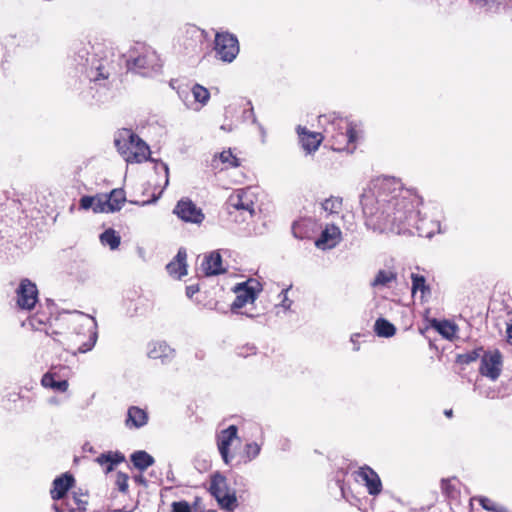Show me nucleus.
Segmentation results:
<instances>
[{"label": "nucleus", "mask_w": 512, "mask_h": 512, "mask_svg": "<svg viewBox=\"0 0 512 512\" xmlns=\"http://www.w3.org/2000/svg\"><path fill=\"white\" fill-rule=\"evenodd\" d=\"M398 182L383 179L373 190L361 195L365 224L379 233H406L414 227L421 237L431 238L441 232L438 220L420 217L412 199L402 195Z\"/></svg>", "instance_id": "nucleus-1"}, {"label": "nucleus", "mask_w": 512, "mask_h": 512, "mask_svg": "<svg viewBox=\"0 0 512 512\" xmlns=\"http://www.w3.org/2000/svg\"><path fill=\"white\" fill-rule=\"evenodd\" d=\"M89 45H82L76 52L74 60L78 65L85 67V73L90 81L106 80L115 71L112 53L103 51L97 53L92 59H89Z\"/></svg>", "instance_id": "nucleus-2"}, {"label": "nucleus", "mask_w": 512, "mask_h": 512, "mask_svg": "<svg viewBox=\"0 0 512 512\" xmlns=\"http://www.w3.org/2000/svg\"><path fill=\"white\" fill-rule=\"evenodd\" d=\"M319 122L321 124L327 122L324 132L331 137L334 150H346L348 152L354 151L357 132L348 120L332 114L329 116H319Z\"/></svg>", "instance_id": "nucleus-3"}, {"label": "nucleus", "mask_w": 512, "mask_h": 512, "mask_svg": "<svg viewBox=\"0 0 512 512\" xmlns=\"http://www.w3.org/2000/svg\"><path fill=\"white\" fill-rule=\"evenodd\" d=\"M114 144L118 152L130 163H141L147 160L150 153L149 146L129 129L120 131L114 139Z\"/></svg>", "instance_id": "nucleus-4"}, {"label": "nucleus", "mask_w": 512, "mask_h": 512, "mask_svg": "<svg viewBox=\"0 0 512 512\" xmlns=\"http://www.w3.org/2000/svg\"><path fill=\"white\" fill-rule=\"evenodd\" d=\"M126 64L129 71L145 77L158 73L162 67L158 54L151 48H143L137 57H130Z\"/></svg>", "instance_id": "nucleus-5"}, {"label": "nucleus", "mask_w": 512, "mask_h": 512, "mask_svg": "<svg viewBox=\"0 0 512 512\" xmlns=\"http://www.w3.org/2000/svg\"><path fill=\"white\" fill-rule=\"evenodd\" d=\"M260 291L261 284L254 279H249L246 282L237 284L234 288L236 298L231 304V311L238 313L239 309L247 304H253Z\"/></svg>", "instance_id": "nucleus-6"}, {"label": "nucleus", "mask_w": 512, "mask_h": 512, "mask_svg": "<svg viewBox=\"0 0 512 512\" xmlns=\"http://www.w3.org/2000/svg\"><path fill=\"white\" fill-rule=\"evenodd\" d=\"M214 49L219 59L231 63L239 53L238 39L229 32L216 33Z\"/></svg>", "instance_id": "nucleus-7"}, {"label": "nucleus", "mask_w": 512, "mask_h": 512, "mask_svg": "<svg viewBox=\"0 0 512 512\" xmlns=\"http://www.w3.org/2000/svg\"><path fill=\"white\" fill-rule=\"evenodd\" d=\"M254 194L250 188L237 189L228 198L226 202L227 211L232 213V209L248 212L250 216L254 214Z\"/></svg>", "instance_id": "nucleus-8"}, {"label": "nucleus", "mask_w": 512, "mask_h": 512, "mask_svg": "<svg viewBox=\"0 0 512 512\" xmlns=\"http://www.w3.org/2000/svg\"><path fill=\"white\" fill-rule=\"evenodd\" d=\"M502 371V355L498 350L483 352L479 366V373L482 376L496 381Z\"/></svg>", "instance_id": "nucleus-9"}, {"label": "nucleus", "mask_w": 512, "mask_h": 512, "mask_svg": "<svg viewBox=\"0 0 512 512\" xmlns=\"http://www.w3.org/2000/svg\"><path fill=\"white\" fill-rule=\"evenodd\" d=\"M17 293V305L24 310H31L38 301V289L29 279H22Z\"/></svg>", "instance_id": "nucleus-10"}, {"label": "nucleus", "mask_w": 512, "mask_h": 512, "mask_svg": "<svg viewBox=\"0 0 512 512\" xmlns=\"http://www.w3.org/2000/svg\"><path fill=\"white\" fill-rule=\"evenodd\" d=\"M174 213L183 221L200 224L204 220V214L191 200L182 199L174 208Z\"/></svg>", "instance_id": "nucleus-11"}, {"label": "nucleus", "mask_w": 512, "mask_h": 512, "mask_svg": "<svg viewBox=\"0 0 512 512\" xmlns=\"http://www.w3.org/2000/svg\"><path fill=\"white\" fill-rule=\"evenodd\" d=\"M237 433L238 428L235 425H230L222 430L217 437L218 450L225 464H229L233 458L229 453V449L233 440L237 438Z\"/></svg>", "instance_id": "nucleus-12"}, {"label": "nucleus", "mask_w": 512, "mask_h": 512, "mask_svg": "<svg viewBox=\"0 0 512 512\" xmlns=\"http://www.w3.org/2000/svg\"><path fill=\"white\" fill-rule=\"evenodd\" d=\"M358 478L364 482L370 495H378L382 491V483L378 474L369 466L357 471Z\"/></svg>", "instance_id": "nucleus-13"}, {"label": "nucleus", "mask_w": 512, "mask_h": 512, "mask_svg": "<svg viewBox=\"0 0 512 512\" xmlns=\"http://www.w3.org/2000/svg\"><path fill=\"white\" fill-rule=\"evenodd\" d=\"M74 477L70 473H64L63 475L57 477L53 481V487L50 491L51 498L53 500L63 499L68 490L74 484Z\"/></svg>", "instance_id": "nucleus-14"}, {"label": "nucleus", "mask_w": 512, "mask_h": 512, "mask_svg": "<svg viewBox=\"0 0 512 512\" xmlns=\"http://www.w3.org/2000/svg\"><path fill=\"white\" fill-rule=\"evenodd\" d=\"M341 239V231L335 225L326 226L322 231L320 237L316 240L315 244L319 248H333Z\"/></svg>", "instance_id": "nucleus-15"}, {"label": "nucleus", "mask_w": 512, "mask_h": 512, "mask_svg": "<svg viewBox=\"0 0 512 512\" xmlns=\"http://www.w3.org/2000/svg\"><path fill=\"white\" fill-rule=\"evenodd\" d=\"M297 132H298L302 147L306 152L312 153L318 149V147L323 139V137L320 133L309 132L306 130L305 127H301V126H298Z\"/></svg>", "instance_id": "nucleus-16"}, {"label": "nucleus", "mask_w": 512, "mask_h": 512, "mask_svg": "<svg viewBox=\"0 0 512 512\" xmlns=\"http://www.w3.org/2000/svg\"><path fill=\"white\" fill-rule=\"evenodd\" d=\"M201 266L206 276L219 275L225 272L222 266V257L217 251H213L206 256Z\"/></svg>", "instance_id": "nucleus-17"}, {"label": "nucleus", "mask_w": 512, "mask_h": 512, "mask_svg": "<svg viewBox=\"0 0 512 512\" xmlns=\"http://www.w3.org/2000/svg\"><path fill=\"white\" fill-rule=\"evenodd\" d=\"M187 253L184 248H180L174 260L167 264L166 269L171 276L181 278L187 274L186 264Z\"/></svg>", "instance_id": "nucleus-18"}, {"label": "nucleus", "mask_w": 512, "mask_h": 512, "mask_svg": "<svg viewBox=\"0 0 512 512\" xmlns=\"http://www.w3.org/2000/svg\"><path fill=\"white\" fill-rule=\"evenodd\" d=\"M148 421L147 413L139 407L132 406L128 409L125 424L128 428H140Z\"/></svg>", "instance_id": "nucleus-19"}, {"label": "nucleus", "mask_w": 512, "mask_h": 512, "mask_svg": "<svg viewBox=\"0 0 512 512\" xmlns=\"http://www.w3.org/2000/svg\"><path fill=\"white\" fill-rule=\"evenodd\" d=\"M174 350L170 348L165 342H154L149 344L147 355L151 359H165L173 355Z\"/></svg>", "instance_id": "nucleus-20"}, {"label": "nucleus", "mask_w": 512, "mask_h": 512, "mask_svg": "<svg viewBox=\"0 0 512 512\" xmlns=\"http://www.w3.org/2000/svg\"><path fill=\"white\" fill-rule=\"evenodd\" d=\"M130 460L134 467L140 471H145L155 462L154 458L144 450H138L131 454Z\"/></svg>", "instance_id": "nucleus-21"}, {"label": "nucleus", "mask_w": 512, "mask_h": 512, "mask_svg": "<svg viewBox=\"0 0 512 512\" xmlns=\"http://www.w3.org/2000/svg\"><path fill=\"white\" fill-rule=\"evenodd\" d=\"M431 326L435 328L440 335L448 340L453 339L457 330L456 325L448 320L439 321L437 319H433L431 321Z\"/></svg>", "instance_id": "nucleus-22"}, {"label": "nucleus", "mask_w": 512, "mask_h": 512, "mask_svg": "<svg viewBox=\"0 0 512 512\" xmlns=\"http://www.w3.org/2000/svg\"><path fill=\"white\" fill-rule=\"evenodd\" d=\"M209 491L215 498H219L220 495L226 493L228 491L226 478L219 473L213 475Z\"/></svg>", "instance_id": "nucleus-23"}, {"label": "nucleus", "mask_w": 512, "mask_h": 512, "mask_svg": "<svg viewBox=\"0 0 512 512\" xmlns=\"http://www.w3.org/2000/svg\"><path fill=\"white\" fill-rule=\"evenodd\" d=\"M125 193L122 189H114L111 191L106 201L111 212L119 211L125 202Z\"/></svg>", "instance_id": "nucleus-24"}, {"label": "nucleus", "mask_w": 512, "mask_h": 512, "mask_svg": "<svg viewBox=\"0 0 512 512\" xmlns=\"http://www.w3.org/2000/svg\"><path fill=\"white\" fill-rule=\"evenodd\" d=\"M376 334L380 337L389 338L396 333L395 326L384 318H378L374 325Z\"/></svg>", "instance_id": "nucleus-25"}, {"label": "nucleus", "mask_w": 512, "mask_h": 512, "mask_svg": "<svg viewBox=\"0 0 512 512\" xmlns=\"http://www.w3.org/2000/svg\"><path fill=\"white\" fill-rule=\"evenodd\" d=\"M100 241L103 245H107L111 250H115L121 243L120 236L113 229H107L100 235Z\"/></svg>", "instance_id": "nucleus-26"}, {"label": "nucleus", "mask_w": 512, "mask_h": 512, "mask_svg": "<svg viewBox=\"0 0 512 512\" xmlns=\"http://www.w3.org/2000/svg\"><path fill=\"white\" fill-rule=\"evenodd\" d=\"M322 209L329 214H339L342 210V198L330 197L322 202Z\"/></svg>", "instance_id": "nucleus-27"}, {"label": "nucleus", "mask_w": 512, "mask_h": 512, "mask_svg": "<svg viewBox=\"0 0 512 512\" xmlns=\"http://www.w3.org/2000/svg\"><path fill=\"white\" fill-rule=\"evenodd\" d=\"M396 279V273L392 271L379 270L371 285L373 287L386 286Z\"/></svg>", "instance_id": "nucleus-28"}, {"label": "nucleus", "mask_w": 512, "mask_h": 512, "mask_svg": "<svg viewBox=\"0 0 512 512\" xmlns=\"http://www.w3.org/2000/svg\"><path fill=\"white\" fill-rule=\"evenodd\" d=\"M191 92L195 101L201 103L202 105H205L210 99V92L207 88L200 84H194V86L191 88Z\"/></svg>", "instance_id": "nucleus-29"}, {"label": "nucleus", "mask_w": 512, "mask_h": 512, "mask_svg": "<svg viewBox=\"0 0 512 512\" xmlns=\"http://www.w3.org/2000/svg\"><path fill=\"white\" fill-rule=\"evenodd\" d=\"M42 384L45 387H51L61 392H65L68 388V382L66 380L56 381L53 376L45 374L42 378Z\"/></svg>", "instance_id": "nucleus-30"}, {"label": "nucleus", "mask_w": 512, "mask_h": 512, "mask_svg": "<svg viewBox=\"0 0 512 512\" xmlns=\"http://www.w3.org/2000/svg\"><path fill=\"white\" fill-rule=\"evenodd\" d=\"M261 451V446L256 442L247 443L243 450L242 457L244 458V462H250L255 459Z\"/></svg>", "instance_id": "nucleus-31"}, {"label": "nucleus", "mask_w": 512, "mask_h": 512, "mask_svg": "<svg viewBox=\"0 0 512 512\" xmlns=\"http://www.w3.org/2000/svg\"><path fill=\"white\" fill-rule=\"evenodd\" d=\"M216 499L222 508H225L230 511H232L235 508L237 502L235 494L229 493L228 491L220 495L219 498Z\"/></svg>", "instance_id": "nucleus-32"}, {"label": "nucleus", "mask_w": 512, "mask_h": 512, "mask_svg": "<svg viewBox=\"0 0 512 512\" xmlns=\"http://www.w3.org/2000/svg\"><path fill=\"white\" fill-rule=\"evenodd\" d=\"M411 280H412V293H415L416 291L420 290L422 294H424L426 291H429V287L426 285V279L424 276L412 273L411 274Z\"/></svg>", "instance_id": "nucleus-33"}, {"label": "nucleus", "mask_w": 512, "mask_h": 512, "mask_svg": "<svg viewBox=\"0 0 512 512\" xmlns=\"http://www.w3.org/2000/svg\"><path fill=\"white\" fill-rule=\"evenodd\" d=\"M485 352L483 348L474 349L465 354H461L458 356V362L462 364H469L471 362L476 361L478 358L481 359V356Z\"/></svg>", "instance_id": "nucleus-34"}, {"label": "nucleus", "mask_w": 512, "mask_h": 512, "mask_svg": "<svg viewBox=\"0 0 512 512\" xmlns=\"http://www.w3.org/2000/svg\"><path fill=\"white\" fill-rule=\"evenodd\" d=\"M455 479H442L441 490L449 498H455L457 496V489L453 484Z\"/></svg>", "instance_id": "nucleus-35"}, {"label": "nucleus", "mask_w": 512, "mask_h": 512, "mask_svg": "<svg viewBox=\"0 0 512 512\" xmlns=\"http://www.w3.org/2000/svg\"><path fill=\"white\" fill-rule=\"evenodd\" d=\"M53 510L55 512H85V507L74 508L69 500L60 504H53Z\"/></svg>", "instance_id": "nucleus-36"}, {"label": "nucleus", "mask_w": 512, "mask_h": 512, "mask_svg": "<svg viewBox=\"0 0 512 512\" xmlns=\"http://www.w3.org/2000/svg\"><path fill=\"white\" fill-rule=\"evenodd\" d=\"M96 201L93 205V208L92 210L95 212V213H103V212H111L110 211V208L108 207V203L106 201V196H96Z\"/></svg>", "instance_id": "nucleus-37"}, {"label": "nucleus", "mask_w": 512, "mask_h": 512, "mask_svg": "<svg viewBox=\"0 0 512 512\" xmlns=\"http://www.w3.org/2000/svg\"><path fill=\"white\" fill-rule=\"evenodd\" d=\"M219 157L223 163H228L231 167L239 166V160L232 154L231 150L221 152Z\"/></svg>", "instance_id": "nucleus-38"}, {"label": "nucleus", "mask_w": 512, "mask_h": 512, "mask_svg": "<svg viewBox=\"0 0 512 512\" xmlns=\"http://www.w3.org/2000/svg\"><path fill=\"white\" fill-rule=\"evenodd\" d=\"M128 475L122 472H118L116 477V485L118 490L122 493H126L128 491Z\"/></svg>", "instance_id": "nucleus-39"}, {"label": "nucleus", "mask_w": 512, "mask_h": 512, "mask_svg": "<svg viewBox=\"0 0 512 512\" xmlns=\"http://www.w3.org/2000/svg\"><path fill=\"white\" fill-rule=\"evenodd\" d=\"M96 340H97L96 331H91L90 336H89V341L84 343L82 346H80L78 348V351L81 353H85V352L91 350L94 347Z\"/></svg>", "instance_id": "nucleus-40"}, {"label": "nucleus", "mask_w": 512, "mask_h": 512, "mask_svg": "<svg viewBox=\"0 0 512 512\" xmlns=\"http://www.w3.org/2000/svg\"><path fill=\"white\" fill-rule=\"evenodd\" d=\"M111 456V464L106 467V472H110L113 470L114 465H117L125 460V457L122 453L119 452H110Z\"/></svg>", "instance_id": "nucleus-41"}, {"label": "nucleus", "mask_w": 512, "mask_h": 512, "mask_svg": "<svg viewBox=\"0 0 512 512\" xmlns=\"http://www.w3.org/2000/svg\"><path fill=\"white\" fill-rule=\"evenodd\" d=\"M95 201H96V198L93 196H83L80 199V203H79L80 208L83 210L92 209Z\"/></svg>", "instance_id": "nucleus-42"}, {"label": "nucleus", "mask_w": 512, "mask_h": 512, "mask_svg": "<svg viewBox=\"0 0 512 512\" xmlns=\"http://www.w3.org/2000/svg\"><path fill=\"white\" fill-rule=\"evenodd\" d=\"M172 512H191V509L187 502L180 501L173 503Z\"/></svg>", "instance_id": "nucleus-43"}, {"label": "nucleus", "mask_w": 512, "mask_h": 512, "mask_svg": "<svg viewBox=\"0 0 512 512\" xmlns=\"http://www.w3.org/2000/svg\"><path fill=\"white\" fill-rule=\"evenodd\" d=\"M479 501L481 506L487 511H492L495 508L496 503L487 497H482Z\"/></svg>", "instance_id": "nucleus-44"}, {"label": "nucleus", "mask_w": 512, "mask_h": 512, "mask_svg": "<svg viewBox=\"0 0 512 512\" xmlns=\"http://www.w3.org/2000/svg\"><path fill=\"white\" fill-rule=\"evenodd\" d=\"M287 292V289H283L279 294V296L282 297L281 306L286 310L289 309L292 304V301L288 299Z\"/></svg>", "instance_id": "nucleus-45"}, {"label": "nucleus", "mask_w": 512, "mask_h": 512, "mask_svg": "<svg viewBox=\"0 0 512 512\" xmlns=\"http://www.w3.org/2000/svg\"><path fill=\"white\" fill-rule=\"evenodd\" d=\"M96 461H97L100 465H104V464H107V466H108V465H110V464H111V456H110V452L101 454L100 456H98V457L96 458Z\"/></svg>", "instance_id": "nucleus-46"}, {"label": "nucleus", "mask_w": 512, "mask_h": 512, "mask_svg": "<svg viewBox=\"0 0 512 512\" xmlns=\"http://www.w3.org/2000/svg\"><path fill=\"white\" fill-rule=\"evenodd\" d=\"M30 324L34 329H39V325L45 324V320L39 315H35L30 319Z\"/></svg>", "instance_id": "nucleus-47"}, {"label": "nucleus", "mask_w": 512, "mask_h": 512, "mask_svg": "<svg viewBox=\"0 0 512 512\" xmlns=\"http://www.w3.org/2000/svg\"><path fill=\"white\" fill-rule=\"evenodd\" d=\"M199 291L198 285H189L186 287V295L188 298H192L194 294Z\"/></svg>", "instance_id": "nucleus-48"}, {"label": "nucleus", "mask_w": 512, "mask_h": 512, "mask_svg": "<svg viewBox=\"0 0 512 512\" xmlns=\"http://www.w3.org/2000/svg\"><path fill=\"white\" fill-rule=\"evenodd\" d=\"M73 502L76 504L75 508H80L81 506L86 508L87 501L77 497L76 495L73 496Z\"/></svg>", "instance_id": "nucleus-49"}, {"label": "nucleus", "mask_w": 512, "mask_h": 512, "mask_svg": "<svg viewBox=\"0 0 512 512\" xmlns=\"http://www.w3.org/2000/svg\"><path fill=\"white\" fill-rule=\"evenodd\" d=\"M134 480L135 482L143 485V486H147V480L145 479V477L143 475H137L134 477Z\"/></svg>", "instance_id": "nucleus-50"}, {"label": "nucleus", "mask_w": 512, "mask_h": 512, "mask_svg": "<svg viewBox=\"0 0 512 512\" xmlns=\"http://www.w3.org/2000/svg\"><path fill=\"white\" fill-rule=\"evenodd\" d=\"M243 349H244V348H242L241 350H243ZM248 350H249V351H247L246 353H244L243 351H240V352H239V355L246 357V356H248V355H250V354H254V353H255V347H253V346H252V347H249V348H248Z\"/></svg>", "instance_id": "nucleus-51"}, {"label": "nucleus", "mask_w": 512, "mask_h": 512, "mask_svg": "<svg viewBox=\"0 0 512 512\" xmlns=\"http://www.w3.org/2000/svg\"><path fill=\"white\" fill-rule=\"evenodd\" d=\"M492 512H507V508L496 503Z\"/></svg>", "instance_id": "nucleus-52"}, {"label": "nucleus", "mask_w": 512, "mask_h": 512, "mask_svg": "<svg viewBox=\"0 0 512 512\" xmlns=\"http://www.w3.org/2000/svg\"><path fill=\"white\" fill-rule=\"evenodd\" d=\"M162 165H163V169L165 171V176H166V179H165V187H166L169 184V178H168L169 168H168L167 164H162Z\"/></svg>", "instance_id": "nucleus-53"}, {"label": "nucleus", "mask_w": 512, "mask_h": 512, "mask_svg": "<svg viewBox=\"0 0 512 512\" xmlns=\"http://www.w3.org/2000/svg\"><path fill=\"white\" fill-rule=\"evenodd\" d=\"M85 319H86L87 322L92 324V326H91L92 329L96 328V322H95L94 318H92V317H85Z\"/></svg>", "instance_id": "nucleus-54"}, {"label": "nucleus", "mask_w": 512, "mask_h": 512, "mask_svg": "<svg viewBox=\"0 0 512 512\" xmlns=\"http://www.w3.org/2000/svg\"><path fill=\"white\" fill-rule=\"evenodd\" d=\"M506 332H507V336H508L509 341H512V324L508 325Z\"/></svg>", "instance_id": "nucleus-55"}, {"label": "nucleus", "mask_w": 512, "mask_h": 512, "mask_svg": "<svg viewBox=\"0 0 512 512\" xmlns=\"http://www.w3.org/2000/svg\"><path fill=\"white\" fill-rule=\"evenodd\" d=\"M158 199H159V195H158V196H154L152 200H150V201H146V202H143V205L150 204V203H154V202H156Z\"/></svg>", "instance_id": "nucleus-56"}, {"label": "nucleus", "mask_w": 512, "mask_h": 512, "mask_svg": "<svg viewBox=\"0 0 512 512\" xmlns=\"http://www.w3.org/2000/svg\"><path fill=\"white\" fill-rule=\"evenodd\" d=\"M486 397L487 398H494L495 397L494 391H488V393L486 394Z\"/></svg>", "instance_id": "nucleus-57"}, {"label": "nucleus", "mask_w": 512, "mask_h": 512, "mask_svg": "<svg viewBox=\"0 0 512 512\" xmlns=\"http://www.w3.org/2000/svg\"><path fill=\"white\" fill-rule=\"evenodd\" d=\"M452 410L449 409V410H445L444 414L447 416V417H451L452 416Z\"/></svg>", "instance_id": "nucleus-58"}, {"label": "nucleus", "mask_w": 512, "mask_h": 512, "mask_svg": "<svg viewBox=\"0 0 512 512\" xmlns=\"http://www.w3.org/2000/svg\"><path fill=\"white\" fill-rule=\"evenodd\" d=\"M78 316L81 317V318L85 317L84 314H82V313H78Z\"/></svg>", "instance_id": "nucleus-59"}, {"label": "nucleus", "mask_w": 512, "mask_h": 512, "mask_svg": "<svg viewBox=\"0 0 512 512\" xmlns=\"http://www.w3.org/2000/svg\"><path fill=\"white\" fill-rule=\"evenodd\" d=\"M178 95L182 98V92L178 91Z\"/></svg>", "instance_id": "nucleus-60"}]
</instances>
